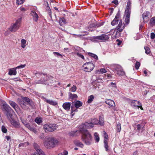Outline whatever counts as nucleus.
Segmentation results:
<instances>
[{
	"instance_id": "obj_1",
	"label": "nucleus",
	"mask_w": 155,
	"mask_h": 155,
	"mask_svg": "<svg viewBox=\"0 0 155 155\" xmlns=\"http://www.w3.org/2000/svg\"><path fill=\"white\" fill-rule=\"evenodd\" d=\"M80 131L82 134L81 139L82 141L88 146L92 144L93 138L90 133L87 130L83 129H81Z\"/></svg>"
},
{
	"instance_id": "obj_2",
	"label": "nucleus",
	"mask_w": 155,
	"mask_h": 155,
	"mask_svg": "<svg viewBox=\"0 0 155 155\" xmlns=\"http://www.w3.org/2000/svg\"><path fill=\"white\" fill-rule=\"evenodd\" d=\"M45 146L47 148H51L55 147L59 143L58 139L52 137H49L46 138L43 142Z\"/></svg>"
},
{
	"instance_id": "obj_3",
	"label": "nucleus",
	"mask_w": 155,
	"mask_h": 155,
	"mask_svg": "<svg viewBox=\"0 0 155 155\" xmlns=\"http://www.w3.org/2000/svg\"><path fill=\"white\" fill-rule=\"evenodd\" d=\"M21 22V18H19L15 21L12 23L9 28V30L12 32H15L20 28Z\"/></svg>"
},
{
	"instance_id": "obj_4",
	"label": "nucleus",
	"mask_w": 155,
	"mask_h": 155,
	"mask_svg": "<svg viewBox=\"0 0 155 155\" xmlns=\"http://www.w3.org/2000/svg\"><path fill=\"white\" fill-rule=\"evenodd\" d=\"M43 129L45 133L52 132L56 130L58 125L55 124H46L43 126Z\"/></svg>"
},
{
	"instance_id": "obj_5",
	"label": "nucleus",
	"mask_w": 155,
	"mask_h": 155,
	"mask_svg": "<svg viewBox=\"0 0 155 155\" xmlns=\"http://www.w3.org/2000/svg\"><path fill=\"white\" fill-rule=\"evenodd\" d=\"M83 70L87 72H90L93 70L94 65V64L91 62H87L84 64L83 66Z\"/></svg>"
},
{
	"instance_id": "obj_6",
	"label": "nucleus",
	"mask_w": 155,
	"mask_h": 155,
	"mask_svg": "<svg viewBox=\"0 0 155 155\" xmlns=\"http://www.w3.org/2000/svg\"><path fill=\"white\" fill-rule=\"evenodd\" d=\"M98 123V120L96 118H94L91 120V121L89 122H86L83 124L84 128H91L94 127V124H97Z\"/></svg>"
},
{
	"instance_id": "obj_7",
	"label": "nucleus",
	"mask_w": 155,
	"mask_h": 155,
	"mask_svg": "<svg viewBox=\"0 0 155 155\" xmlns=\"http://www.w3.org/2000/svg\"><path fill=\"white\" fill-rule=\"evenodd\" d=\"M113 69L114 72L119 76H123L125 74L122 67L119 65H115Z\"/></svg>"
},
{
	"instance_id": "obj_8",
	"label": "nucleus",
	"mask_w": 155,
	"mask_h": 155,
	"mask_svg": "<svg viewBox=\"0 0 155 155\" xmlns=\"http://www.w3.org/2000/svg\"><path fill=\"white\" fill-rule=\"evenodd\" d=\"M109 38L108 35L105 34H102L101 36H95L93 38V39L96 41H97V40H99L101 41L105 42L107 41Z\"/></svg>"
},
{
	"instance_id": "obj_9",
	"label": "nucleus",
	"mask_w": 155,
	"mask_h": 155,
	"mask_svg": "<svg viewBox=\"0 0 155 155\" xmlns=\"http://www.w3.org/2000/svg\"><path fill=\"white\" fill-rule=\"evenodd\" d=\"M44 76L46 77L47 80H39L36 82V84H44L45 85H49L50 84L53 83V81L52 80L51 77H48L47 76V75L45 74H43Z\"/></svg>"
},
{
	"instance_id": "obj_10",
	"label": "nucleus",
	"mask_w": 155,
	"mask_h": 155,
	"mask_svg": "<svg viewBox=\"0 0 155 155\" xmlns=\"http://www.w3.org/2000/svg\"><path fill=\"white\" fill-rule=\"evenodd\" d=\"M33 146L37 153H35L31 155H45L44 153L40 148L39 146L36 143H34Z\"/></svg>"
},
{
	"instance_id": "obj_11",
	"label": "nucleus",
	"mask_w": 155,
	"mask_h": 155,
	"mask_svg": "<svg viewBox=\"0 0 155 155\" xmlns=\"http://www.w3.org/2000/svg\"><path fill=\"white\" fill-rule=\"evenodd\" d=\"M120 20H121L120 18V13L118 12L117 13L114 19L111 21V25L113 26L117 24L119 21H120Z\"/></svg>"
},
{
	"instance_id": "obj_12",
	"label": "nucleus",
	"mask_w": 155,
	"mask_h": 155,
	"mask_svg": "<svg viewBox=\"0 0 155 155\" xmlns=\"http://www.w3.org/2000/svg\"><path fill=\"white\" fill-rule=\"evenodd\" d=\"M17 102L21 106L22 108L25 109L26 107V103H25L24 100L22 97L21 98H18L17 99Z\"/></svg>"
},
{
	"instance_id": "obj_13",
	"label": "nucleus",
	"mask_w": 155,
	"mask_h": 155,
	"mask_svg": "<svg viewBox=\"0 0 155 155\" xmlns=\"http://www.w3.org/2000/svg\"><path fill=\"white\" fill-rule=\"evenodd\" d=\"M103 25V23H98L96 25H95L94 24H92L90 25L88 28L89 31H94L93 29L92 28L98 27L101 26Z\"/></svg>"
},
{
	"instance_id": "obj_14",
	"label": "nucleus",
	"mask_w": 155,
	"mask_h": 155,
	"mask_svg": "<svg viewBox=\"0 0 155 155\" xmlns=\"http://www.w3.org/2000/svg\"><path fill=\"white\" fill-rule=\"evenodd\" d=\"M124 28V23H123L122 21L120 20L118 25L116 28V29L118 30L119 32H122Z\"/></svg>"
},
{
	"instance_id": "obj_15",
	"label": "nucleus",
	"mask_w": 155,
	"mask_h": 155,
	"mask_svg": "<svg viewBox=\"0 0 155 155\" xmlns=\"http://www.w3.org/2000/svg\"><path fill=\"white\" fill-rule=\"evenodd\" d=\"M2 104L3 107L2 109L3 110H5L6 112L9 111V110H12L11 108L5 101H3Z\"/></svg>"
},
{
	"instance_id": "obj_16",
	"label": "nucleus",
	"mask_w": 155,
	"mask_h": 155,
	"mask_svg": "<svg viewBox=\"0 0 155 155\" xmlns=\"http://www.w3.org/2000/svg\"><path fill=\"white\" fill-rule=\"evenodd\" d=\"M105 103L110 106V107H115V104L114 102L112 100L110 99H106Z\"/></svg>"
},
{
	"instance_id": "obj_17",
	"label": "nucleus",
	"mask_w": 155,
	"mask_h": 155,
	"mask_svg": "<svg viewBox=\"0 0 155 155\" xmlns=\"http://www.w3.org/2000/svg\"><path fill=\"white\" fill-rule=\"evenodd\" d=\"M150 12H149L146 11L142 15V18L144 22H146L149 18V16Z\"/></svg>"
},
{
	"instance_id": "obj_18",
	"label": "nucleus",
	"mask_w": 155,
	"mask_h": 155,
	"mask_svg": "<svg viewBox=\"0 0 155 155\" xmlns=\"http://www.w3.org/2000/svg\"><path fill=\"white\" fill-rule=\"evenodd\" d=\"M31 14L33 17V20L35 21H37L38 18V16L36 12L33 10L31 11Z\"/></svg>"
},
{
	"instance_id": "obj_19",
	"label": "nucleus",
	"mask_w": 155,
	"mask_h": 155,
	"mask_svg": "<svg viewBox=\"0 0 155 155\" xmlns=\"http://www.w3.org/2000/svg\"><path fill=\"white\" fill-rule=\"evenodd\" d=\"M71 106V103L65 102L63 104L62 107L64 109L68 111L70 110Z\"/></svg>"
},
{
	"instance_id": "obj_20",
	"label": "nucleus",
	"mask_w": 155,
	"mask_h": 155,
	"mask_svg": "<svg viewBox=\"0 0 155 155\" xmlns=\"http://www.w3.org/2000/svg\"><path fill=\"white\" fill-rule=\"evenodd\" d=\"M130 13L125 12L124 15V16L125 17V21L127 25H128L130 22Z\"/></svg>"
},
{
	"instance_id": "obj_21",
	"label": "nucleus",
	"mask_w": 155,
	"mask_h": 155,
	"mask_svg": "<svg viewBox=\"0 0 155 155\" xmlns=\"http://www.w3.org/2000/svg\"><path fill=\"white\" fill-rule=\"evenodd\" d=\"M17 74L16 69L15 68L9 69L8 74L10 75H15Z\"/></svg>"
},
{
	"instance_id": "obj_22",
	"label": "nucleus",
	"mask_w": 155,
	"mask_h": 155,
	"mask_svg": "<svg viewBox=\"0 0 155 155\" xmlns=\"http://www.w3.org/2000/svg\"><path fill=\"white\" fill-rule=\"evenodd\" d=\"M131 105L134 107H137L140 104V103L139 101L136 100H132L131 102Z\"/></svg>"
},
{
	"instance_id": "obj_23",
	"label": "nucleus",
	"mask_w": 155,
	"mask_h": 155,
	"mask_svg": "<svg viewBox=\"0 0 155 155\" xmlns=\"http://www.w3.org/2000/svg\"><path fill=\"white\" fill-rule=\"evenodd\" d=\"M45 101L48 104L53 106H55L58 104V102L55 101L45 99Z\"/></svg>"
},
{
	"instance_id": "obj_24",
	"label": "nucleus",
	"mask_w": 155,
	"mask_h": 155,
	"mask_svg": "<svg viewBox=\"0 0 155 155\" xmlns=\"http://www.w3.org/2000/svg\"><path fill=\"white\" fill-rule=\"evenodd\" d=\"M131 2L130 1H128L127 2L125 12L131 13Z\"/></svg>"
},
{
	"instance_id": "obj_25",
	"label": "nucleus",
	"mask_w": 155,
	"mask_h": 155,
	"mask_svg": "<svg viewBox=\"0 0 155 155\" xmlns=\"http://www.w3.org/2000/svg\"><path fill=\"white\" fill-rule=\"evenodd\" d=\"M144 125L143 124H138L135 127L139 131L142 132L143 131V129L144 128Z\"/></svg>"
},
{
	"instance_id": "obj_26",
	"label": "nucleus",
	"mask_w": 155,
	"mask_h": 155,
	"mask_svg": "<svg viewBox=\"0 0 155 155\" xmlns=\"http://www.w3.org/2000/svg\"><path fill=\"white\" fill-rule=\"evenodd\" d=\"M74 143L76 146L82 148H83L84 146V144L78 140H75L74 141Z\"/></svg>"
},
{
	"instance_id": "obj_27",
	"label": "nucleus",
	"mask_w": 155,
	"mask_h": 155,
	"mask_svg": "<svg viewBox=\"0 0 155 155\" xmlns=\"http://www.w3.org/2000/svg\"><path fill=\"white\" fill-rule=\"evenodd\" d=\"M12 111L13 110H9V111H6V116L7 118L9 120H11L13 119L12 115L11 113Z\"/></svg>"
},
{
	"instance_id": "obj_28",
	"label": "nucleus",
	"mask_w": 155,
	"mask_h": 155,
	"mask_svg": "<svg viewBox=\"0 0 155 155\" xmlns=\"http://www.w3.org/2000/svg\"><path fill=\"white\" fill-rule=\"evenodd\" d=\"M11 124L16 127H18L19 126L18 123L13 118L9 120Z\"/></svg>"
},
{
	"instance_id": "obj_29",
	"label": "nucleus",
	"mask_w": 155,
	"mask_h": 155,
	"mask_svg": "<svg viewBox=\"0 0 155 155\" xmlns=\"http://www.w3.org/2000/svg\"><path fill=\"white\" fill-rule=\"evenodd\" d=\"M82 103L79 101H77L74 104V106L76 108H78L81 106Z\"/></svg>"
},
{
	"instance_id": "obj_30",
	"label": "nucleus",
	"mask_w": 155,
	"mask_h": 155,
	"mask_svg": "<svg viewBox=\"0 0 155 155\" xmlns=\"http://www.w3.org/2000/svg\"><path fill=\"white\" fill-rule=\"evenodd\" d=\"M150 25L151 26L155 25V16L151 18L150 20Z\"/></svg>"
},
{
	"instance_id": "obj_31",
	"label": "nucleus",
	"mask_w": 155,
	"mask_h": 155,
	"mask_svg": "<svg viewBox=\"0 0 155 155\" xmlns=\"http://www.w3.org/2000/svg\"><path fill=\"white\" fill-rule=\"evenodd\" d=\"M94 136L96 142L97 143L100 140V138L98 134L97 133L95 132L94 134Z\"/></svg>"
},
{
	"instance_id": "obj_32",
	"label": "nucleus",
	"mask_w": 155,
	"mask_h": 155,
	"mask_svg": "<svg viewBox=\"0 0 155 155\" xmlns=\"http://www.w3.org/2000/svg\"><path fill=\"white\" fill-rule=\"evenodd\" d=\"M59 21L60 25L61 26L65 24V20L63 18H60Z\"/></svg>"
},
{
	"instance_id": "obj_33",
	"label": "nucleus",
	"mask_w": 155,
	"mask_h": 155,
	"mask_svg": "<svg viewBox=\"0 0 155 155\" xmlns=\"http://www.w3.org/2000/svg\"><path fill=\"white\" fill-rule=\"evenodd\" d=\"M26 40L24 39H22L21 40V47L23 48H24L25 47H26Z\"/></svg>"
},
{
	"instance_id": "obj_34",
	"label": "nucleus",
	"mask_w": 155,
	"mask_h": 155,
	"mask_svg": "<svg viewBox=\"0 0 155 155\" xmlns=\"http://www.w3.org/2000/svg\"><path fill=\"white\" fill-rule=\"evenodd\" d=\"M104 147L106 151H107L108 150L109 146L108 144V141L107 140L105 139L104 140Z\"/></svg>"
},
{
	"instance_id": "obj_35",
	"label": "nucleus",
	"mask_w": 155,
	"mask_h": 155,
	"mask_svg": "<svg viewBox=\"0 0 155 155\" xmlns=\"http://www.w3.org/2000/svg\"><path fill=\"white\" fill-rule=\"evenodd\" d=\"M22 97L24 101L26 103V105L27 104H30L31 103V100L28 97Z\"/></svg>"
},
{
	"instance_id": "obj_36",
	"label": "nucleus",
	"mask_w": 155,
	"mask_h": 155,
	"mask_svg": "<svg viewBox=\"0 0 155 155\" xmlns=\"http://www.w3.org/2000/svg\"><path fill=\"white\" fill-rule=\"evenodd\" d=\"M94 97L93 95H91L88 97L87 102L90 103L92 102L94 99Z\"/></svg>"
},
{
	"instance_id": "obj_37",
	"label": "nucleus",
	"mask_w": 155,
	"mask_h": 155,
	"mask_svg": "<svg viewBox=\"0 0 155 155\" xmlns=\"http://www.w3.org/2000/svg\"><path fill=\"white\" fill-rule=\"evenodd\" d=\"M35 121L37 124H39L42 122V118L40 117H37L35 120Z\"/></svg>"
},
{
	"instance_id": "obj_38",
	"label": "nucleus",
	"mask_w": 155,
	"mask_h": 155,
	"mask_svg": "<svg viewBox=\"0 0 155 155\" xmlns=\"http://www.w3.org/2000/svg\"><path fill=\"white\" fill-rule=\"evenodd\" d=\"M121 130V124L119 122H118L116 126V130L117 132H120Z\"/></svg>"
},
{
	"instance_id": "obj_39",
	"label": "nucleus",
	"mask_w": 155,
	"mask_h": 155,
	"mask_svg": "<svg viewBox=\"0 0 155 155\" xmlns=\"http://www.w3.org/2000/svg\"><path fill=\"white\" fill-rule=\"evenodd\" d=\"M9 103L10 104L14 109L17 105L16 104L15 102L11 101H9Z\"/></svg>"
},
{
	"instance_id": "obj_40",
	"label": "nucleus",
	"mask_w": 155,
	"mask_h": 155,
	"mask_svg": "<svg viewBox=\"0 0 155 155\" xmlns=\"http://www.w3.org/2000/svg\"><path fill=\"white\" fill-rule=\"evenodd\" d=\"M89 55L93 58H94V59H96V60H98V58L97 56L95 54L91 53H88Z\"/></svg>"
},
{
	"instance_id": "obj_41",
	"label": "nucleus",
	"mask_w": 155,
	"mask_h": 155,
	"mask_svg": "<svg viewBox=\"0 0 155 155\" xmlns=\"http://www.w3.org/2000/svg\"><path fill=\"white\" fill-rule=\"evenodd\" d=\"M109 87L112 88H116V85L115 83H114L113 82H111L109 85Z\"/></svg>"
},
{
	"instance_id": "obj_42",
	"label": "nucleus",
	"mask_w": 155,
	"mask_h": 155,
	"mask_svg": "<svg viewBox=\"0 0 155 155\" xmlns=\"http://www.w3.org/2000/svg\"><path fill=\"white\" fill-rule=\"evenodd\" d=\"M98 123L99 124L101 125H103L104 124V119L102 117H100L99 118V120Z\"/></svg>"
},
{
	"instance_id": "obj_43",
	"label": "nucleus",
	"mask_w": 155,
	"mask_h": 155,
	"mask_svg": "<svg viewBox=\"0 0 155 155\" xmlns=\"http://www.w3.org/2000/svg\"><path fill=\"white\" fill-rule=\"evenodd\" d=\"M145 53L147 54H149L150 53V51L149 48L147 46L144 47Z\"/></svg>"
},
{
	"instance_id": "obj_44",
	"label": "nucleus",
	"mask_w": 155,
	"mask_h": 155,
	"mask_svg": "<svg viewBox=\"0 0 155 155\" xmlns=\"http://www.w3.org/2000/svg\"><path fill=\"white\" fill-rule=\"evenodd\" d=\"M69 96L70 97L71 99L76 98L78 97L77 95L76 94H72L70 93L69 95Z\"/></svg>"
},
{
	"instance_id": "obj_45",
	"label": "nucleus",
	"mask_w": 155,
	"mask_h": 155,
	"mask_svg": "<svg viewBox=\"0 0 155 155\" xmlns=\"http://www.w3.org/2000/svg\"><path fill=\"white\" fill-rule=\"evenodd\" d=\"M53 54H54L55 56L57 57L58 56H60L61 58H62L63 57V55L60 54L58 52H53Z\"/></svg>"
},
{
	"instance_id": "obj_46",
	"label": "nucleus",
	"mask_w": 155,
	"mask_h": 155,
	"mask_svg": "<svg viewBox=\"0 0 155 155\" xmlns=\"http://www.w3.org/2000/svg\"><path fill=\"white\" fill-rule=\"evenodd\" d=\"M25 0H17L16 3L18 5H21L24 2Z\"/></svg>"
},
{
	"instance_id": "obj_47",
	"label": "nucleus",
	"mask_w": 155,
	"mask_h": 155,
	"mask_svg": "<svg viewBox=\"0 0 155 155\" xmlns=\"http://www.w3.org/2000/svg\"><path fill=\"white\" fill-rule=\"evenodd\" d=\"M140 63L139 62L136 61L135 64V68L137 70L139 69L140 66Z\"/></svg>"
},
{
	"instance_id": "obj_48",
	"label": "nucleus",
	"mask_w": 155,
	"mask_h": 155,
	"mask_svg": "<svg viewBox=\"0 0 155 155\" xmlns=\"http://www.w3.org/2000/svg\"><path fill=\"white\" fill-rule=\"evenodd\" d=\"M2 130L3 133H5L7 132V130L6 127L3 125L2 127Z\"/></svg>"
},
{
	"instance_id": "obj_49",
	"label": "nucleus",
	"mask_w": 155,
	"mask_h": 155,
	"mask_svg": "<svg viewBox=\"0 0 155 155\" xmlns=\"http://www.w3.org/2000/svg\"><path fill=\"white\" fill-rule=\"evenodd\" d=\"M76 87L75 86L73 85V86L71 87L70 90L72 92H74L76 91Z\"/></svg>"
},
{
	"instance_id": "obj_50",
	"label": "nucleus",
	"mask_w": 155,
	"mask_h": 155,
	"mask_svg": "<svg viewBox=\"0 0 155 155\" xmlns=\"http://www.w3.org/2000/svg\"><path fill=\"white\" fill-rule=\"evenodd\" d=\"M25 66V64H21L20 65L18 66L17 67H15V68L17 69H21L24 68Z\"/></svg>"
},
{
	"instance_id": "obj_51",
	"label": "nucleus",
	"mask_w": 155,
	"mask_h": 155,
	"mask_svg": "<svg viewBox=\"0 0 155 155\" xmlns=\"http://www.w3.org/2000/svg\"><path fill=\"white\" fill-rule=\"evenodd\" d=\"M99 86H100V85H99V83L95 84L94 85V87L95 89H97L100 88V87H99Z\"/></svg>"
},
{
	"instance_id": "obj_52",
	"label": "nucleus",
	"mask_w": 155,
	"mask_h": 155,
	"mask_svg": "<svg viewBox=\"0 0 155 155\" xmlns=\"http://www.w3.org/2000/svg\"><path fill=\"white\" fill-rule=\"evenodd\" d=\"M45 137L44 134L43 133H41L40 134L39 137V138L41 139H44Z\"/></svg>"
},
{
	"instance_id": "obj_53",
	"label": "nucleus",
	"mask_w": 155,
	"mask_h": 155,
	"mask_svg": "<svg viewBox=\"0 0 155 155\" xmlns=\"http://www.w3.org/2000/svg\"><path fill=\"white\" fill-rule=\"evenodd\" d=\"M77 54L78 57L81 58L83 59H84V56L83 55H82L80 53H77Z\"/></svg>"
},
{
	"instance_id": "obj_54",
	"label": "nucleus",
	"mask_w": 155,
	"mask_h": 155,
	"mask_svg": "<svg viewBox=\"0 0 155 155\" xmlns=\"http://www.w3.org/2000/svg\"><path fill=\"white\" fill-rule=\"evenodd\" d=\"M121 32H119L118 30H117V32L116 33V35H115V37L116 38H118L120 36V33Z\"/></svg>"
},
{
	"instance_id": "obj_55",
	"label": "nucleus",
	"mask_w": 155,
	"mask_h": 155,
	"mask_svg": "<svg viewBox=\"0 0 155 155\" xmlns=\"http://www.w3.org/2000/svg\"><path fill=\"white\" fill-rule=\"evenodd\" d=\"M101 73H104L106 72L107 71L104 68H101L100 69L99 71Z\"/></svg>"
},
{
	"instance_id": "obj_56",
	"label": "nucleus",
	"mask_w": 155,
	"mask_h": 155,
	"mask_svg": "<svg viewBox=\"0 0 155 155\" xmlns=\"http://www.w3.org/2000/svg\"><path fill=\"white\" fill-rule=\"evenodd\" d=\"M71 115L72 116V117L74 115V109H73V105H72L71 106Z\"/></svg>"
},
{
	"instance_id": "obj_57",
	"label": "nucleus",
	"mask_w": 155,
	"mask_h": 155,
	"mask_svg": "<svg viewBox=\"0 0 155 155\" xmlns=\"http://www.w3.org/2000/svg\"><path fill=\"white\" fill-rule=\"evenodd\" d=\"M155 37V34L154 33H151L150 34V38L151 39H153Z\"/></svg>"
},
{
	"instance_id": "obj_58",
	"label": "nucleus",
	"mask_w": 155,
	"mask_h": 155,
	"mask_svg": "<svg viewBox=\"0 0 155 155\" xmlns=\"http://www.w3.org/2000/svg\"><path fill=\"white\" fill-rule=\"evenodd\" d=\"M75 132L74 131H71L69 133V135L70 136H74L75 134Z\"/></svg>"
},
{
	"instance_id": "obj_59",
	"label": "nucleus",
	"mask_w": 155,
	"mask_h": 155,
	"mask_svg": "<svg viewBox=\"0 0 155 155\" xmlns=\"http://www.w3.org/2000/svg\"><path fill=\"white\" fill-rule=\"evenodd\" d=\"M105 78H111L112 76L110 74H107L105 75Z\"/></svg>"
},
{
	"instance_id": "obj_60",
	"label": "nucleus",
	"mask_w": 155,
	"mask_h": 155,
	"mask_svg": "<svg viewBox=\"0 0 155 155\" xmlns=\"http://www.w3.org/2000/svg\"><path fill=\"white\" fill-rule=\"evenodd\" d=\"M32 131L35 134H38V132L37 130L35 128H34V129H33V130H32Z\"/></svg>"
},
{
	"instance_id": "obj_61",
	"label": "nucleus",
	"mask_w": 155,
	"mask_h": 155,
	"mask_svg": "<svg viewBox=\"0 0 155 155\" xmlns=\"http://www.w3.org/2000/svg\"><path fill=\"white\" fill-rule=\"evenodd\" d=\"M26 144V143H20L19 144L18 146L19 147H25V145Z\"/></svg>"
},
{
	"instance_id": "obj_62",
	"label": "nucleus",
	"mask_w": 155,
	"mask_h": 155,
	"mask_svg": "<svg viewBox=\"0 0 155 155\" xmlns=\"http://www.w3.org/2000/svg\"><path fill=\"white\" fill-rule=\"evenodd\" d=\"M62 154L63 155H68V152L67 150H64Z\"/></svg>"
},
{
	"instance_id": "obj_63",
	"label": "nucleus",
	"mask_w": 155,
	"mask_h": 155,
	"mask_svg": "<svg viewBox=\"0 0 155 155\" xmlns=\"http://www.w3.org/2000/svg\"><path fill=\"white\" fill-rule=\"evenodd\" d=\"M112 2L117 5L118 4V1L117 0H114Z\"/></svg>"
},
{
	"instance_id": "obj_64",
	"label": "nucleus",
	"mask_w": 155,
	"mask_h": 155,
	"mask_svg": "<svg viewBox=\"0 0 155 155\" xmlns=\"http://www.w3.org/2000/svg\"><path fill=\"white\" fill-rule=\"evenodd\" d=\"M5 138L6 139V140L7 141H8V140H10V139H11V137L9 136H6L5 137Z\"/></svg>"
}]
</instances>
